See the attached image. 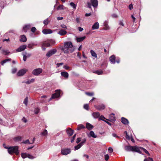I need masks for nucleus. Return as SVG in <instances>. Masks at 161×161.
<instances>
[{
	"label": "nucleus",
	"instance_id": "obj_56",
	"mask_svg": "<svg viewBox=\"0 0 161 161\" xmlns=\"http://www.w3.org/2000/svg\"><path fill=\"white\" fill-rule=\"evenodd\" d=\"M108 151L109 153H111L113 151V149L111 147H109L108 149Z\"/></svg>",
	"mask_w": 161,
	"mask_h": 161
},
{
	"label": "nucleus",
	"instance_id": "obj_17",
	"mask_svg": "<svg viewBox=\"0 0 161 161\" xmlns=\"http://www.w3.org/2000/svg\"><path fill=\"white\" fill-rule=\"evenodd\" d=\"M86 127L88 130H90L93 128V126L90 123H86Z\"/></svg>",
	"mask_w": 161,
	"mask_h": 161
},
{
	"label": "nucleus",
	"instance_id": "obj_7",
	"mask_svg": "<svg viewBox=\"0 0 161 161\" xmlns=\"http://www.w3.org/2000/svg\"><path fill=\"white\" fill-rule=\"evenodd\" d=\"M57 52V50L56 49H53L48 51L46 54V56L48 57H49L52 55L54 54Z\"/></svg>",
	"mask_w": 161,
	"mask_h": 161
},
{
	"label": "nucleus",
	"instance_id": "obj_60",
	"mask_svg": "<svg viewBox=\"0 0 161 161\" xmlns=\"http://www.w3.org/2000/svg\"><path fill=\"white\" fill-rule=\"evenodd\" d=\"M133 5L132 4H130L129 5V8L130 10H131L133 8Z\"/></svg>",
	"mask_w": 161,
	"mask_h": 161
},
{
	"label": "nucleus",
	"instance_id": "obj_30",
	"mask_svg": "<svg viewBox=\"0 0 161 161\" xmlns=\"http://www.w3.org/2000/svg\"><path fill=\"white\" fill-rule=\"evenodd\" d=\"M11 59L10 58H8L7 59H5L3 61H2L1 62V64L2 65H3V64L7 62L8 61H10Z\"/></svg>",
	"mask_w": 161,
	"mask_h": 161
},
{
	"label": "nucleus",
	"instance_id": "obj_12",
	"mask_svg": "<svg viewBox=\"0 0 161 161\" xmlns=\"http://www.w3.org/2000/svg\"><path fill=\"white\" fill-rule=\"evenodd\" d=\"M91 2L92 6L94 7H97L98 5V1L97 0H91Z\"/></svg>",
	"mask_w": 161,
	"mask_h": 161
},
{
	"label": "nucleus",
	"instance_id": "obj_14",
	"mask_svg": "<svg viewBox=\"0 0 161 161\" xmlns=\"http://www.w3.org/2000/svg\"><path fill=\"white\" fill-rule=\"evenodd\" d=\"M95 107L97 109L99 110H103L105 108L104 105L103 104L98 106H95Z\"/></svg>",
	"mask_w": 161,
	"mask_h": 161
},
{
	"label": "nucleus",
	"instance_id": "obj_51",
	"mask_svg": "<svg viewBox=\"0 0 161 161\" xmlns=\"http://www.w3.org/2000/svg\"><path fill=\"white\" fill-rule=\"evenodd\" d=\"M84 108L88 110L89 108V106L87 104H86L84 105Z\"/></svg>",
	"mask_w": 161,
	"mask_h": 161
},
{
	"label": "nucleus",
	"instance_id": "obj_53",
	"mask_svg": "<svg viewBox=\"0 0 161 161\" xmlns=\"http://www.w3.org/2000/svg\"><path fill=\"white\" fill-rule=\"evenodd\" d=\"M104 158L105 160L107 161L109 158V156L108 154H106L105 155Z\"/></svg>",
	"mask_w": 161,
	"mask_h": 161
},
{
	"label": "nucleus",
	"instance_id": "obj_43",
	"mask_svg": "<svg viewBox=\"0 0 161 161\" xmlns=\"http://www.w3.org/2000/svg\"><path fill=\"white\" fill-rule=\"evenodd\" d=\"M36 44H30L28 45V47L32 49L33 48V46L34 45H36Z\"/></svg>",
	"mask_w": 161,
	"mask_h": 161
},
{
	"label": "nucleus",
	"instance_id": "obj_45",
	"mask_svg": "<svg viewBox=\"0 0 161 161\" xmlns=\"http://www.w3.org/2000/svg\"><path fill=\"white\" fill-rule=\"evenodd\" d=\"M28 102V98H27V97H26L25 98V99L24 100V102H23L26 105V106L27 105Z\"/></svg>",
	"mask_w": 161,
	"mask_h": 161
},
{
	"label": "nucleus",
	"instance_id": "obj_58",
	"mask_svg": "<svg viewBox=\"0 0 161 161\" xmlns=\"http://www.w3.org/2000/svg\"><path fill=\"white\" fill-rule=\"evenodd\" d=\"M61 26L62 27V28L64 29H67V26L66 25H65L64 24H62L61 25Z\"/></svg>",
	"mask_w": 161,
	"mask_h": 161
},
{
	"label": "nucleus",
	"instance_id": "obj_59",
	"mask_svg": "<svg viewBox=\"0 0 161 161\" xmlns=\"http://www.w3.org/2000/svg\"><path fill=\"white\" fill-rule=\"evenodd\" d=\"M63 64H64L63 63H57V67H59L60 66L62 65Z\"/></svg>",
	"mask_w": 161,
	"mask_h": 161
},
{
	"label": "nucleus",
	"instance_id": "obj_13",
	"mask_svg": "<svg viewBox=\"0 0 161 161\" xmlns=\"http://www.w3.org/2000/svg\"><path fill=\"white\" fill-rule=\"evenodd\" d=\"M58 33L61 36H64L66 34L67 32L66 31L63 29H61L58 32Z\"/></svg>",
	"mask_w": 161,
	"mask_h": 161
},
{
	"label": "nucleus",
	"instance_id": "obj_23",
	"mask_svg": "<svg viewBox=\"0 0 161 161\" xmlns=\"http://www.w3.org/2000/svg\"><path fill=\"white\" fill-rule=\"evenodd\" d=\"M109 119H110V121L112 122H114L115 120V117L114 116V114H112L109 115Z\"/></svg>",
	"mask_w": 161,
	"mask_h": 161
},
{
	"label": "nucleus",
	"instance_id": "obj_16",
	"mask_svg": "<svg viewBox=\"0 0 161 161\" xmlns=\"http://www.w3.org/2000/svg\"><path fill=\"white\" fill-rule=\"evenodd\" d=\"M109 60L111 62L114 64L115 63V56L114 55L111 56L109 58Z\"/></svg>",
	"mask_w": 161,
	"mask_h": 161
},
{
	"label": "nucleus",
	"instance_id": "obj_31",
	"mask_svg": "<svg viewBox=\"0 0 161 161\" xmlns=\"http://www.w3.org/2000/svg\"><path fill=\"white\" fill-rule=\"evenodd\" d=\"M85 126L83 125H78L77 130H79L82 129H84L85 128Z\"/></svg>",
	"mask_w": 161,
	"mask_h": 161
},
{
	"label": "nucleus",
	"instance_id": "obj_8",
	"mask_svg": "<svg viewBox=\"0 0 161 161\" xmlns=\"http://www.w3.org/2000/svg\"><path fill=\"white\" fill-rule=\"evenodd\" d=\"M26 69H23L19 70L17 73L18 76H21L23 75L27 71Z\"/></svg>",
	"mask_w": 161,
	"mask_h": 161
},
{
	"label": "nucleus",
	"instance_id": "obj_54",
	"mask_svg": "<svg viewBox=\"0 0 161 161\" xmlns=\"http://www.w3.org/2000/svg\"><path fill=\"white\" fill-rule=\"evenodd\" d=\"M75 136H76V134H75V135H74L73 137H72V138H71V142H74V140L75 139Z\"/></svg>",
	"mask_w": 161,
	"mask_h": 161
},
{
	"label": "nucleus",
	"instance_id": "obj_46",
	"mask_svg": "<svg viewBox=\"0 0 161 161\" xmlns=\"http://www.w3.org/2000/svg\"><path fill=\"white\" fill-rule=\"evenodd\" d=\"M22 143L25 144L28 143L29 144H31V143L30 142L29 140L28 139L25 141H23V142H22Z\"/></svg>",
	"mask_w": 161,
	"mask_h": 161
},
{
	"label": "nucleus",
	"instance_id": "obj_5",
	"mask_svg": "<svg viewBox=\"0 0 161 161\" xmlns=\"http://www.w3.org/2000/svg\"><path fill=\"white\" fill-rule=\"evenodd\" d=\"M61 93V91L60 90H56L55 91V93L53 94L51 97L49 99L48 101H49L52 98H57L59 97Z\"/></svg>",
	"mask_w": 161,
	"mask_h": 161
},
{
	"label": "nucleus",
	"instance_id": "obj_44",
	"mask_svg": "<svg viewBox=\"0 0 161 161\" xmlns=\"http://www.w3.org/2000/svg\"><path fill=\"white\" fill-rule=\"evenodd\" d=\"M144 161H154L152 158H145L144 159Z\"/></svg>",
	"mask_w": 161,
	"mask_h": 161
},
{
	"label": "nucleus",
	"instance_id": "obj_55",
	"mask_svg": "<svg viewBox=\"0 0 161 161\" xmlns=\"http://www.w3.org/2000/svg\"><path fill=\"white\" fill-rule=\"evenodd\" d=\"M36 30V29L35 27H33L31 29V31L33 33L35 32Z\"/></svg>",
	"mask_w": 161,
	"mask_h": 161
},
{
	"label": "nucleus",
	"instance_id": "obj_4",
	"mask_svg": "<svg viewBox=\"0 0 161 161\" xmlns=\"http://www.w3.org/2000/svg\"><path fill=\"white\" fill-rule=\"evenodd\" d=\"M42 69L41 68H38L34 69L32 72V74L35 76H38L42 73Z\"/></svg>",
	"mask_w": 161,
	"mask_h": 161
},
{
	"label": "nucleus",
	"instance_id": "obj_64",
	"mask_svg": "<svg viewBox=\"0 0 161 161\" xmlns=\"http://www.w3.org/2000/svg\"><path fill=\"white\" fill-rule=\"evenodd\" d=\"M76 21L77 23L80 22V19L79 18H77L76 19Z\"/></svg>",
	"mask_w": 161,
	"mask_h": 161
},
{
	"label": "nucleus",
	"instance_id": "obj_62",
	"mask_svg": "<svg viewBox=\"0 0 161 161\" xmlns=\"http://www.w3.org/2000/svg\"><path fill=\"white\" fill-rule=\"evenodd\" d=\"M63 68L66 69H68L69 68V67L67 65H64L63 66Z\"/></svg>",
	"mask_w": 161,
	"mask_h": 161
},
{
	"label": "nucleus",
	"instance_id": "obj_48",
	"mask_svg": "<svg viewBox=\"0 0 161 161\" xmlns=\"http://www.w3.org/2000/svg\"><path fill=\"white\" fill-rule=\"evenodd\" d=\"M86 94L89 96H92L94 95L93 92H86Z\"/></svg>",
	"mask_w": 161,
	"mask_h": 161
},
{
	"label": "nucleus",
	"instance_id": "obj_47",
	"mask_svg": "<svg viewBox=\"0 0 161 161\" xmlns=\"http://www.w3.org/2000/svg\"><path fill=\"white\" fill-rule=\"evenodd\" d=\"M27 157L30 159H33L35 158V157H34L32 155H30L29 154H28Z\"/></svg>",
	"mask_w": 161,
	"mask_h": 161
},
{
	"label": "nucleus",
	"instance_id": "obj_6",
	"mask_svg": "<svg viewBox=\"0 0 161 161\" xmlns=\"http://www.w3.org/2000/svg\"><path fill=\"white\" fill-rule=\"evenodd\" d=\"M71 149L69 148H64L61 149V153L62 154L66 155L70 153Z\"/></svg>",
	"mask_w": 161,
	"mask_h": 161
},
{
	"label": "nucleus",
	"instance_id": "obj_36",
	"mask_svg": "<svg viewBox=\"0 0 161 161\" xmlns=\"http://www.w3.org/2000/svg\"><path fill=\"white\" fill-rule=\"evenodd\" d=\"M49 42L51 45H54L55 43V41L53 40H48Z\"/></svg>",
	"mask_w": 161,
	"mask_h": 161
},
{
	"label": "nucleus",
	"instance_id": "obj_2",
	"mask_svg": "<svg viewBox=\"0 0 161 161\" xmlns=\"http://www.w3.org/2000/svg\"><path fill=\"white\" fill-rule=\"evenodd\" d=\"M3 146L4 148L8 149V151L9 154H11L14 153L16 155L19 154V147L18 146L8 147L5 146L4 144H3Z\"/></svg>",
	"mask_w": 161,
	"mask_h": 161
},
{
	"label": "nucleus",
	"instance_id": "obj_40",
	"mask_svg": "<svg viewBox=\"0 0 161 161\" xmlns=\"http://www.w3.org/2000/svg\"><path fill=\"white\" fill-rule=\"evenodd\" d=\"M26 54L27 53H23V59L24 61H25L26 60L27 56L26 55Z\"/></svg>",
	"mask_w": 161,
	"mask_h": 161
},
{
	"label": "nucleus",
	"instance_id": "obj_19",
	"mask_svg": "<svg viewBox=\"0 0 161 161\" xmlns=\"http://www.w3.org/2000/svg\"><path fill=\"white\" fill-rule=\"evenodd\" d=\"M66 132L68 135L69 136H72L73 133V130L70 128H68L66 130Z\"/></svg>",
	"mask_w": 161,
	"mask_h": 161
},
{
	"label": "nucleus",
	"instance_id": "obj_41",
	"mask_svg": "<svg viewBox=\"0 0 161 161\" xmlns=\"http://www.w3.org/2000/svg\"><path fill=\"white\" fill-rule=\"evenodd\" d=\"M64 6L63 5H60L57 8V10L64 9Z\"/></svg>",
	"mask_w": 161,
	"mask_h": 161
},
{
	"label": "nucleus",
	"instance_id": "obj_1",
	"mask_svg": "<svg viewBox=\"0 0 161 161\" xmlns=\"http://www.w3.org/2000/svg\"><path fill=\"white\" fill-rule=\"evenodd\" d=\"M61 50L65 54L72 53L75 50V48L70 42H65L63 47L61 48Z\"/></svg>",
	"mask_w": 161,
	"mask_h": 161
},
{
	"label": "nucleus",
	"instance_id": "obj_9",
	"mask_svg": "<svg viewBox=\"0 0 161 161\" xmlns=\"http://www.w3.org/2000/svg\"><path fill=\"white\" fill-rule=\"evenodd\" d=\"M26 45L21 46L16 49V52H18L24 51L26 48Z\"/></svg>",
	"mask_w": 161,
	"mask_h": 161
},
{
	"label": "nucleus",
	"instance_id": "obj_49",
	"mask_svg": "<svg viewBox=\"0 0 161 161\" xmlns=\"http://www.w3.org/2000/svg\"><path fill=\"white\" fill-rule=\"evenodd\" d=\"M105 118L103 115L101 116L99 118V120H102L104 121H105L103 119H105Z\"/></svg>",
	"mask_w": 161,
	"mask_h": 161
},
{
	"label": "nucleus",
	"instance_id": "obj_61",
	"mask_svg": "<svg viewBox=\"0 0 161 161\" xmlns=\"http://www.w3.org/2000/svg\"><path fill=\"white\" fill-rule=\"evenodd\" d=\"M87 7L88 8H91L92 5L91 4V3H90L88 2L87 3Z\"/></svg>",
	"mask_w": 161,
	"mask_h": 161
},
{
	"label": "nucleus",
	"instance_id": "obj_18",
	"mask_svg": "<svg viewBox=\"0 0 161 161\" xmlns=\"http://www.w3.org/2000/svg\"><path fill=\"white\" fill-rule=\"evenodd\" d=\"M99 27V25L97 22L95 23L92 25V30H95L98 29Z\"/></svg>",
	"mask_w": 161,
	"mask_h": 161
},
{
	"label": "nucleus",
	"instance_id": "obj_24",
	"mask_svg": "<svg viewBox=\"0 0 161 161\" xmlns=\"http://www.w3.org/2000/svg\"><path fill=\"white\" fill-rule=\"evenodd\" d=\"M121 122L124 124H125V125H127L129 123V122H128V120L125 118L124 117H122L121 118Z\"/></svg>",
	"mask_w": 161,
	"mask_h": 161
},
{
	"label": "nucleus",
	"instance_id": "obj_28",
	"mask_svg": "<svg viewBox=\"0 0 161 161\" xmlns=\"http://www.w3.org/2000/svg\"><path fill=\"white\" fill-rule=\"evenodd\" d=\"M104 25L105 26L104 29L106 30L109 29V26L108 25V22L107 21H105L103 23Z\"/></svg>",
	"mask_w": 161,
	"mask_h": 161
},
{
	"label": "nucleus",
	"instance_id": "obj_42",
	"mask_svg": "<svg viewBox=\"0 0 161 161\" xmlns=\"http://www.w3.org/2000/svg\"><path fill=\"white\" fill-rule=\"evenodd\" d=\"M70 6L73 7V8L75 9L76 8V5L73 3L71 2L70 3Z\"/></svg>",
	"mask_w": 161,
	"mask_h": 161
},
{
	"label": "nucleus",
	"instance_id": "obj_21",
	"mask_svg": "<svg viewBox=\"0 0 161 161\" xmlns=\"http://www.w3.org/2000/svg\"><path fill=\"white\" fill-rule=\"evenodd\" d=\"M61 75L66 78H68L69 77V74L66 72H62L61 73Z\"/></svg>",
	"mask_w": 161,
	"mask_h": 161
},
{
	"label": "nucleus",
	"instance_id": "obj_35",
	"mask_svg": "<svg viewBox=\"0 0 161 161\" xmlns=\"http://www.w3.org/2000/svg\"><path fill=\"white\" fill-rule=\"evenodd\" d=\"M81 146H82L81 145V144L79 143L77 146L75 147L74 149V150L75 151L76 150L79 149Z\"/></svg>",
	"mask_w": 161,
	"mask_h": 161
},
{
	"label": "nucleus",
	"instance_id": "obj_50",
	"mask_svg": "<svg viewBox=\"0 0 161 161\" xmlns=\"http://www.w3.org/2000/svg\"><path fill=\"white\" fill-rule=\"evenodd\" d=\"M86 141V139L85 138H84L83 139L82 141L80 143L81 146H82L83 144Z\"/></svg>",
	"mask_w": 161,
	"mask_h": 161
},
{
	"label": "nucleus",
	"instance_id": "obj_57",
	"mask_svg": "<svg viewBox=\"0 0 161 161\" xmlns=\"http://www.w3.org/2000/svg\"><path fill=\"white\" fill-rule=\"evenodd\" d=\"M17 69L16 68H14L12 69V72L13 74L15 73L17 71Z\"/></svg>",
	"mask_w": 161,
	"mask_h": 161
},
{
	"label": "nucleus",
	"instance_id": "obj_34",
	"mask_svg": "<svg viewBox=\"0 0 161 161\" xmlns=\"http://www.w3.org/2000/svg\"><path fill=\"white\" fill-rule=\"evenodd\" d=\"M140 149H141V150H142L143 151H144L145 153L147 154L148 156H150V154L147 151V150L145 149L142 148V147H139Z\"/></svg>",
	"mask_w": 161,
	"mask_h": 161
},
{
	"label": "nucleus",
	"instance_id": "obj_11",
	"mask_svg": "<svg viewBox=\"0 0 161 161\" xmlns=\"http://www.w3.org/2000/svg\"><path fill=\"white\" fill-rule=\"evenodd\" d=\"M42 45L46 47H49L50 46V44L48 40L47 41H43L42 42Z\"/></svg>",
	"mask_w": 161,
	"mask_h": 161
},
{
	"label": "nucleus",
	"instance_id": "obj_39",
	"mask_svg": "<svg viewBox=\"0 0 161 161\" xmlns=\"http://www.w3.org/2000/svg\"><path fill=\"white\" fill-rule=\"evenodd\" d=\"M47 134V131L46 130H44V131L41 133V134L43 136H45Z\"/></svg>",
	"mask_w": 161,
	"mask_h": 161
},
{
	"label": "nucleus",
	"instance_id": "obj_20",
	"mask_svg": "<svg viewBox=\"0 0 161 161\" xmlns=\"http://www.w3.org/2000/svg\"><path fill=\"white\" fill-rule=\"evenodd\" d=\"M92 115L94 118L96 119L100 116V114L98 112H93L92 114Z\"/></svg>",
	"mask_w": 161,
	"mask_h": 161
},
{
	"label": "nucleus",
	"instance_id": "obj_37",
	"mask_svg": "<svg viewBox=\"0 0 161 161\" xmlns=\"http://www.w3.org/2000/svg\"><path fill=\"white\" fill-rule=\"evenodd\" d=\"M28 154L26 153H21V157L23 158H25L27 157Z\"/></svg>",
	"mask_w": 161,
	"mask_h": 161
},
{
	"label": "nucleus",
	"instance_id": "obj_32",
	"mask_svg": "<svg viewBox=\"0 0 161 161\" xmlns=\"http://www.w3.org/2000/svg\"><path fill=\"white\" fill-rule=\"evenodd\" d=\"M94 73L99 75L102 74H103V71L101 70H98L94 71Z\"/></svg>",
	"mask_w": 161,
	"mask_h": 161
},
{
	"label": "nucleus",
	"instance_id": "obj_38",
	"mask_svg": "<svg viewBox=\"0 0 161 161\" xmlns=\"http://www.w3.org/2000/svg\"><path fill=\"white\" fill-rule=\"evenodd\" d=\"M40 110V109L38 107H37L34 110L35 114H38Z\"/></svg>",
	"mask_w": 161,
	"mask_h": 161
},
{
	"label": "nucleus",
	"instance_id": "obj_10",
	"mask_svg": "<svg viewBox=\"0 0 161 161\" xmlns=\"http://www.w3.org/2000/svg\"><path fill=\"white\" fill-rule=\"evenodd\" d=\"M42 32L44 34H51L53 32L52 30L50 29H44L42 30Z\"/></svg>",
	"mask_w": 161,
	"mask_h": 161
},
{
	"label": "nucleus",
	"instance_id": "obj_52",
	"mask_svg": "<svg viewBox=\"0 0 161 161\" xmlns=\"http://www.w3.org/2000/svg\"><path fill=\"white\" fill-rule=\"evenodd\" d=\"M49 21L47 19L44 20L43 21V23L45 25H47Z\"/></svg>",
	"mask_w": 161,
	"mask_h": 161
},
{
	"label": "nucleus",
	"instance_id": "obj_63",
	"mask_svg": "<svg viewBox=\"0 0 161 161\" xmlns=\"http://www.w3.org/2000/svg\"><path fill=\"white\" fill-rule=\"evenodd\" d=\"M80 141H81L80 138H78L77 139V140L76 141V142L77 143H78Z\"/></svg>",
	"mask_w": 161,
	"mask_h": 161
},
{
	"label": "nucleus",
	"instance_id": "obj_33",
	"mask_svg": "<svg viewBox=\"0 0 161 161\" xmlns=\"http://www.w3.org/2000/svg\"><path fill=\"white\" fill-rule=\"evenodd\" d=\"M2 52V53L5 55L8 54L10 53L8 50H3Z\"/></svg>",
	"mask_w": 161,
	"mask_h": 161
},
{
	"label": "nucleus",
	"instance_id": "obj_15",
	"mask_svg": "<svg viewBox=\"0 0 161 161\" xmlns=\"http://www.w3.org/2000/svg\"><path fill=\"white\" fill-rule=\"evenodd\" d=\"M31 27V25L30 24L25 25L23 27V30L25 32H26Z\"/></svg>",
	"mask_w": 161,
	"mask_h": 161
},
{
	"label": "nucleus",
	"instance_id": "obj_25",
	"mask_svg": "<svg viewBox=\"0 0 161 161\" xmlns=\"http://www.w3.org/2000/svg\"><path fill=\"white\" fill-rule=\"evenodd\" d=\"M20 40L21 42H25L27 40L26 37L25 35H22L20 36Z\"/></svg>",
	"mask_w": 161,
	"mask_h": 161
},
{
	"label": "nucleus",
	"instance_id": "obj_3",
	"mask_svg": "<svg viewBox=\"0 0 161 161\" xmlns=\"http://www.w3.org/2000/svg\"><path fill=\"white\" fill-rule=\"evenodd\" d=\"M125 150L127 151H131L133 152H136L139 153H141V150L140 149L139 147L136 146H126L125 147Z\"/></svg>",
	"mask_w": 161,
	"mask_h": 161
},
{
	"label": "nucleus",
	"instance_id": "obj_26",
	"mask_svg": "<svg viewBox=\"0 0 161 161\" xmlns=\"http://www.w3.org/2000/svg\"><path fill=\"white\" fill-rule=\"evenodd\" d=\"M14 141L15 142H18L20 141L22 139V137L20 136H18L14 137L13 139Z\"/></svg>",
	"mask_w": 161,
	"mask_h": 161
},
{
	"label": "nucleus",
	"instance_id": "obj_29",
	"mask_svg": "<svg viewBox=\"0 0 161 161\" xmlns=\"http://www.w3.org/2000/svg\"><path fill=\"white\" fill-rule=\"evenodd\" d=\"M90 53H91L92 56V57H93L95 58H97V54L94 52V51H93V50H91L90 51Z\"/></svg>",
	"mask_w": 161,
	"mask_h": 161
},
{
	"label": "nucleus",
	"instance_id": "obj_27",
	"mask_svg": "<svg viewBox=\"0 0 161 161\" xmlns=\"http://www.w3.org/2000/svg\"><path fill=\"white\" fill-rule=\"evenodd\" d=\"M90 136L93 138H97V136L96 135L93 131H91L89 133Z\"/></svg>",
	"mask_w": 161,
	"mask_h": 161
},
{
	"label": "nucleus",
	"instance_id": "obj_22",
	"mask_svg": "<svg viewBox=\"0 0 161 161\" xmlns=\"http://www.w3.org/2000/svg\"><path fill=\"white\" fill-rule=\"evenodd\" d=\"M85 38V36L81 37H77L76 38V40L78 42H80L84 40Z\"/></svg>",
	"mask_w": 161,
	"mask_h": 161
}]
</instances>
